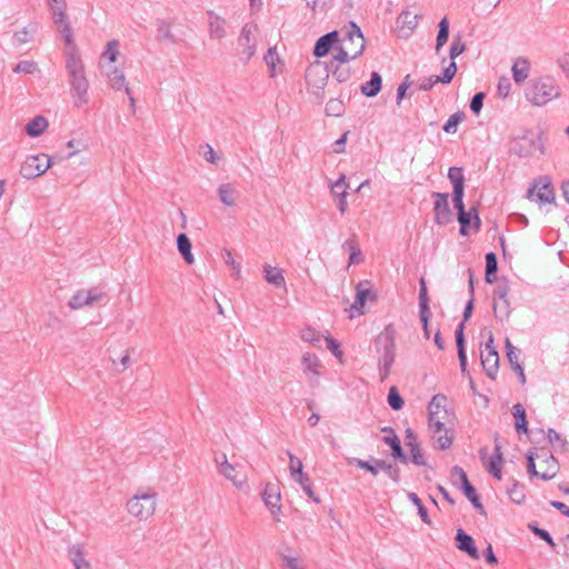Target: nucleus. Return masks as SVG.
Returning a JSON list of instances; mask_svg holds the SVG:
<instances>
[{"mask_svg":"<svg viewBox=\"0 0 569 569\" xmlns=\"http://www.w3.org/2000/svg\"><path fill=\"white\" fill-rule=\"evenodd\" d=\"M560 96L561 88L558 81L550 76L531 79L525 89L526 99L537 107H543Z\"/></svg>","mask_w":569,"mask_h":569,"instance_id":"f257e3e1","label":"nucleus"},{"mask_svg":"<svg viewBox=\"0 0 569 569\" xmlns=\"http://www.w3.org/2000/svg\"><path fill=\"white\" fill-rule=\"evenodd\" d=\"M395 329L392 325H388L385 330L377 337L376 347L380 353L378 358V367L381 381L386 380L390 373L396 357Z\"/></svg>","mask_w":569,"mask_h":569,"instance_id":"f03ea898","label":"nucleus"},{"mask_svg":"<svg viewBox=\"0 0 569 569\" xmlns=\"http://www.w3.org/2000/svg\"><path fill=\"white\" fill-rule=\"evenodd\" d=\"M66 68L70 77L71 90L81 102L88 101L89 82L84 74V67L81 58L76 52H68Z\"/></svg>","mask_w":569,"mask_h":569,"instance_id":"7ed1b4c3","label":"nucleus"},{"mask_svg":"<svg viewBox=\"0 0 569 569\" xmlns=\"http://www.w3.org/2000/svg\"><path fill=\"white\" fill-rule=\"evenodd\" d=\"M287 456L289 458V476L290 479L299 485L302 489V491L315 502H319V498L316 496L313 488H312V480L309 477L307 472L303 470V463L302 461L297 458L296 456L291 455L290 452H287Z\"/></svg>","mask_w":569,"mask_h":569,"instance_id":"20e7f679","label":"nucleus"},{"mask_svg":"<svg viewBox=\"0 0 569 569\" xmlns=\"http://www.w3.org/2000/svg\"><path fill=\"white\" fill-rule=\"evenodd\" d=\"M429 423L439 428L441 423H453V415L448 409V398L443 395L432 397L428 406Z\"/></svg>","mask_w":569,"mask_h":569,"instance_id":"39448f33","label":"nucleus"},{"mask_svg":"<svg viewBox=\"0 0 569 569\" xmlns=\"http://www.w3.org/2000/svg\"><path fill=\"white\" fill-rule=\"evenodd\" d=\"M127 508L132 516L139 519H148L156 510V495H136L128 501Z\"/></svg>","mask_w":569,"mask_h":569,"instance_id":"423d86ee","label":"nucleus"},{"mask_svg":"<svg viewBox=\"0 0 569 569\" xmlns=\"http://www.w3.org/2000/svg\"><path fill=\"white\" fill-rule=\"evenodd\" d=\"M328 79L329 70L323 62L316 61L306 71V81L315 94H319L325 89Z\"/></svg>","mask_w":569,"mask_h":569,"instance_id":"0eeeda50","label":"nucleus"},{"mask_svg":"<svg viewBox=\"0 0 569 569\" xmlns=\"http://www.w3.org/2000/svg\"><path fill=\"white\" fill-rule=\"evenodd\" d=\"M52 163V159L46 154L31 156L21 164L20 174L28 180L38 178L51 168Z\"/></svg>","mask_w":569,"mask_h":569,"instance_id":"6e6552de","label":"nucleus"},{"mask_svg":"<svg viewBox=\"0 0 569 569\" xmlns=\"http://www.w3.org/2000/svg\"><path fill=\"white\" fill-rule=\"evenodd\" d=\"M257 30V23L250 21L242 27L239 34L238 44L243 48V50L239 52V56L244 63H247L256 53V39L253 34Z\"/></svg>","mask_w":569,"mask_h":569,"instance_id":"1a4fd4ad","label":"nucleus"},{"mask_svg":"<svg viewBox=\"0 0 569 569\" xmlns=\"http://www.w3.org/2000/svg\"><path fill=\"white\" fill-rule=\"evenodd\" d=\"M527 197L539 204L552 203L555 193L550 180L541 178L528 190Z\"/></svg>","mask_w":569,"mask_h":569,"instance_id":"9d476101","label":"nucleus"},{"mask_svg":"<svg viewBox=\"0 0 569 569\" xmlns=\"http://www.w3.org/2000/svg\"><path fill=\"white\" fill-rule=\"evenodd\" d=\"M472 309H473V300L470 299L463 310V320H462V322H460L458 325L456 332H455L456 333V343H457V349H458V358H459V362H460L462 372H465L467 369V355H466L465 335H463L465 321H467L471 317Z\"/></svg>","mask_w":569,"mask_h":569,"instance_id":"9b49d317","label":"nucleus"},{"mask_svg":"<svg viewBox=\"0 0 569 569\" xmlns=\"http://www.w3.org/2000/svg\"><path fill=\"white\" fill-rule=\"evenodd\" d=\"M479 457L482 463L486 466L488 472L496 479H501V465L503 461L501 446L499 442L495 445V453L488 456V448L483 447L479 451Z\"/></svg>","mask_w":569,"mask_h":569,"instance_id":"f8f14e48","label":"nucleus"},{"mask_svg":"<svg viewBox=\"0 0 569 569\" xmlns=\"http://www.w3.org/2000/svg\"><path fill=\"white\" fill-rule=\"evenodd\" d=\"M451 477L458 478L462 483V490L465 496L469 499L472 506L480 512L485 513V508L476 492L473 486L469 482L468 477L463 469L459 466H455L451 469Z\"/></svg>","mask_w":569,"mask_h":569,"instance_id":"ddd939ff","label":"nucleus"},{"mask_svg":"<svg viewBox=\"0 0 569 569\" xmlns=\"http://www.w3.org/2000/svg\"><path fill=\"white\" fill-rule=\"evenodd\" d=\"M261 498L266 505V507L270 510V512L276 516L274 519L277 521L280 520L279 513L281 512V492L280 487L274 483L268 482L261 492Z\"/></svg>","mask_w":569,"mask_h":569,"instance_id":"4468645a","label":"nucleus"},{"mask_svg":"<svg viewBox=\"0 0 569 569\" xmlns=\"http://www.w3.org/2000/svg\"><path fill=\"white\" fill-rule=\"evenodd\" d=\"M453 423H441L439 428L428 426L432 445L438 450H446L452 445V435H450V428Z\"/></svg>","mask_w":569,"mask_h":569,"instance_id":"2eb2a0df","label":"nucleus"},{"mask_svg":"<svg viewBox=\"0 0 569 569\" xmlns=\"http://www.w3.org/2000/svg\"><path fill=\"white\" fill-rule=\"evenodd\" d=\"M340 46L343 48L347 46L351 48V51H358L357 57L362 54L366 47V41L360 28L357 24L351 23L350 30L341 39Z\"/></svg>","mask_w":569,"mask_h":569,"instance_id":"dca6fc26","label":"nucleus"},{"mask_svg":"<svg viewBox=\"0 0 569 569\" xmlns=\"http://www.w3.org/2000/svg\"><path fill=\"white\" fill-rule=\"evenodd\" d=\"M435 198V221L438 224H446L450 221L451 211L448 203V193L433 192Z\"/></svg>","mask_w":569,"mask_h":569,"instance_id":"f3484780","label":"nucleus"},{"mask_svg":"<svg viewBox=\"0 0 569 569\" xmlns=\"http://www.w3.org/2000/svg\"><path fill=\"white\" fill-rule=\"evenodd\" d=\"M103 295L99 292L96 288L90 290H79L77 291L68 302V306L71 309H79L88 305H92L96 301L101 300Z\"/></svg>","mask_w":569,"mask_h":569,"instance_id":"a211bd4d","label":"nucleus"},{"mask_svg":"<svg viewBox=\"0 0 569 569\" xmlns=\"http://www.w3.org/2000/svg\"><path fill=\"white\" fill-rule=\"evenodd\" d=\"M339 41L338 31H331L320 37L313 48V54L317 58H322L328 54L335 43Z\"/></svg>","mask_w":569,"mask_h":569,"instance_id":"6ab92c4d","label":"nucleus"},{"mask_svg":"<svg viewBox=\"0 0 569 569\" xmlns=\"http://www.w3.org/2000/svg\"><path fill=\"white\" fill-rule=\"evenodd\" d=\"M456 542L457 548L463 552H466L468 556H470L472 559H479L480 555L478 549L475 546L473 538L466 533L462 529H458L456 535Z\"/></svg>","mask_w":569,"mask_h":569,"instance_id":"aec40b11","label":"nucleus"},{"mask_svg":"<svg viewBox=\"0 0 569 569\" xmlns=\"http://www.w3.org/2000/svg\"><path fill=\"white\" fill-rule=\"evenodd\" d=\"M303 372L309 376L310 379L318 380L320 376L321 363L319 358L310 352H307L302 357Z\"/></svg>","mask_w":569,"mask_h":569,"instance_id":"412c9836","label":"nucleus"},{"mask_svg":"<svg viewBox=\"0 0 569 569\" xmlns=\"http://www.w3.org/2000/svg\"><path fill=\"white\" fill-rule=\"evenodd\" d=\"M207 14L209 17V34H210V37L214 38V39L224 38L226 37L224 19L221 18L220 16H218L212 10L207 11Z\"/></svg>","mask_w":569,"mask_h":569,"instance_id":"4be33fe9","label":"nucleus"},{"mask_svg":"<svg viewBox=\"0 0 569 569\" xmlns=\"http://www.w3.org/2000/svg\"><path fill=\"white\" fill-rule=\"evenodd\" d=\"M369 298L373 299L375 295L371 292L370 289L363 288L362 283H359L356 288L355 301L350 308L352 315L353 313L361 315L363 312V310H362L363 306H365L367 299H369Z\"/></svg>","mask_w":569,"mask_h":569,"instance_id":"5701e85b","label":"nucleus"},{"mask_svg":"<svg viewBox=\"0 0 569 569\" xmlns=\"http://www.w3.org/2000/svg\"><path fill=\"white\" fill-rule=\"evenodd\" d=\"M49 122L43 116H36L24 127V132L31 138L40 137L48 128Z\"/></svg>","mask_w":569,"mask_h":569,"instance_id":"b1692460","label":"nucleus"},{"mask_svg":"<svg viewBox=\"0 0 569 569\" xmlns=\"http://www.w3.org/2000/svg\"><path fill=\"white\" fill-rule=\"evenodd\" d=\"M177 248L187 264H192L194 262L192 244L186 233L181 232L177 236Z\"/></svg>","mask_w":569,"mask_h":569,"instance_id":"393cba45","label":"nucleus"},{"mask_svg":"<svg viewBox=\"0 0 569 569\" xmlns=\"http://www.w3.org/2000/svg\"><path fill=\"white\" fill-rule=\"evenodd\" d=\"M481 363L489 377H493L499 367V355L496 349H490L485 355L481 353Z\"/></svg>","mask_w":569,"mask_h":569,"instance_id":"a878e982","label":"nucleus"},{"mask_svg":"<svg viewBox=\"0 0 569 569\" xmlns=\"http://www.w3.org/2000/svg\"><path fill=\"white\" fill-rule=\"evenodd\" d=\"M68 557L76 569H91L89 561L83 557V548L81 545H72L69 547Z\"/></svg>","mask_w":569,"mask_h":569,"instance_id":"bb28decb","label":"nucleus"},{"mask_svg":"<svg viewBox=\"0 0 569 569\" xmlns=\"http://www.w3.org/2000/svg\"><path fill=\"white\" fill-rule=\"evenodd\" d=\"M108 79H109V84L111 86L112 89L121 90V89L124 88L127 94L129 96V99H130L131 103H133L134 100H133V98L130 94L129 87L126 86V77H124V73H123L122 70H120L118 68H113L108 73Z\"/></svg>","mask_w":569,"mask_h":569,"instance_id":"cd10ccee","label":"nucleus"},{"mask_svg":"<svg viewBox=\"0 0 569 569\" xmlns=\"http://www.w3.org/2000/svg\"><path fill=\"white\" fill-rule=\"evenodd\" d=\"M530 63L525 58L515 60L511 71L516 83H522L529 76Z\"/></svg>","mask_w":569,"mask_h":569,"instance_id":"c85d7f7f","label":"nucleus"},{"mask_svg":"<svg viewBox=\"0 0 569 569\" xmlns=\"http://www.w3.org/2000/svg\"><path fill=\"white\" fill-rule=\"evenodd\" d=\"M157 24V40L169 41L171 43H178L179 39L171 32V23L166 19L158 18Z\"/></svg>","mask_w":569,"mask_h":569,"instance_id":"c756f323","label":"nucleus"},{"mask_svg":"<svg viewBox=\"0 0 569 569\" xmlns=\"http://www.w3.org/2000/svg\"><path fill=\"white\" fill-rule=\"evenodd\" d=\"M223 461L220 463L219 472L230 480L236 487L240 488L243 483V479L239 478L234 466L230 465L224 453H222Z\"/></svg>","mask_w":569,"mask_h":569,"instance_id":"7c9ffc66","label":"nucleus"},{"mask_svg":"<svg viewBox=\"0 0 569 569\" xmlns=\"http://www.w3.org/2000/svg\"><path fill=\"white\" fill-rule=\"evenodd\" d=\"M381 76L378 72H372L370 80L361 84V93L367 97H375L381 90Z\"/></svg>","mask_w":569,"mask_h":569,"instance_id":"2f4dec72","label":"nucleus"},{"mask_svg":"<svg viewBox=\"0 0 569 569\" xmlns=\"http://www.w3.org/2000/svg\"><path fill=\"white\" fill-rule=\"evenodd\" d=\"M418 14H415L409 10H403L397 18V24L399 28H407L408 32H412L418 26Z\"/></svg>","mask_w":569,"mask_h":569,"instance_id":"473e14b6","label":"nucleus"},{"mask_svg":"<svg viewBox=\"0 0 569 569\" xmlns=\"http://www.w3.org/2000/svg\"><path fill=\"white\" fill-rule=\"evenodd\" d=\"M512 415L516 419L515 428L518 433H527V419H526V410L521 403H516L512 407Z\"/></svg>","mask_w":569,"mask_h":569,"instance_id":"72a5a7b5","label":"nucleus"},{"mask_svg":"<svg viewBox=\"0 0 569 569\" xmlns=\"http://www.w3.org/2000/svg\"><path fill=\"white\" fill-rule=\"evenodd\" d=\"M236 189L231 183H222L218 188V196L220 201L228 207L236 204Z\"/></svg>","mask_w":569,"mask_h":569,"instance_id":"f704fd0d","label":"nucleus"},{"mask_svg":"<svg viewBox=\"0 0 569 569\" xmlns=\"http://www.w3.org/2000/svg\"><path fill=\"white\" fill-rule=\"evenodd\" d=\"M264 279L274 286H280L284 281L283 270L272 267L268 263L263 264Z\"/></svg>","mask_w":569,"mask_h":569,"instance_id":"c9c22d12","label":"nucleus"},{"mask_svg":"<svg viewBox=\"0 0 569 569\" xmlns=\"http://www.w3.org/2000/svg\"><path fill=\"white\" fill-rule=\"evenodd\" d=\"M38 26L30 24L29 27H24L21 30L14 32L12 37V43L16 47L24 44L32 40V34L36 33Z\"/></svg>","mask_w":569,"mask_h":569,"instance_id":"e433bc0d","label":"nucleus"},{"mask_svg":"<svg viewBox=\"0 0 569 569\" xmlns=\"http://www.w3.org/2000/svg\"><path fill=\"white\" fill-rule=\"evenodd\" d=\"M263 60L268 67L269 74L271 78H274L277 74L276 64L281 63V59L277 52V47H270L266 54L263 56Z\"/></svg>","mask_w":569,"mask_h":569,"instance_id":"4c0bfd02","label":"nucleus"},{"mask_svg":"<svg viewBox=\"0 0 569 569\" xmlns=\"http://www.w3.org/2000/svg\"><path fill=\"white\" fill-rule=\"evenodd\" d=\"M492 308H493L495 317L498 320L503 321V320L508 319V317L510 315V305H509L508 299H493Z\"/></svg>","mask_w":569,"mask_h":569,"instance_id":"58836bf2","label":"nucleus"},{"mask_svg":"<svg viewBox=\"0 0 569 569\" xmlns=\"http://www.w3.org/2000/svg\"><path fill=\"white\" fill-rule=\"evenodd\" d=\"M439 30H438V36H437V40H436V52L438 53L441 48L446 44V42L448 41V38H449V21L448 19L445 17L441 19V21L439 22Z\"/></svg>","mask_w":569,"mask_h":569,"instance_id":"ea45409f","label":"nucleus"},{"mask_svg":"<svg viewBox=\"0 0 569 569\" xmlns=\"http://www.w3.org/2000/svg\"><path fill=\"white\" fill-rule=\"evenodd\" d=\"M385 442L391 447L392 456L400 459L403 463L408 462V458L405 456L399 438L392 433L383 438Z\"/></svg>","mask_w":569,"mask_h":569,"instance_id":"a19ab883","label":"nucleus"},{"mask_svg":"<svg viewBox=\"0 0 569 569\" xmlns=\"http://www.w3.org/2000/svg\"><path fill=\"white\" fill-rule=\"evenodd\" d=\"M448 178L452 183L453 191L465 190V178L462 173V169L459 167H451L448 170Z\"/></svg>","mask_w":569,"mask_h":569,"instance_id":"79ce46f5","label":"nucleus"},{"mask_svg":"<svg viewBox=\"0 0 569 569\" xmlns=\"http://www.w3.org/2000/svg\"><path fill=\"white\" fill-rule=\"evenodd\" d=\"M498 270L497 257L493 252L486 254V281L491 283L496 278Z\"/></svg>","mask_w":569,"mask_h":569,"instance_id":"37998d69","label":"nucleus"},{"mask_svg":"<svg viewBox=\"0 0 569 569\" xmlns=\"http://www.w3.org/2000/svg\"><path fill=\"white\" fill-rule=\"evenodd\" d=\"M546 463L548 467L545 471L541 472L540 479L550 480L556 477L559 470V463L552 455L546 458Z\"/></svg>","mask_w":569,"mask_h":569,"instance_id":"c03bdc74","label":"nucleus"},{"mask_svg":"<svg viewBox=\"0 0 569 569\" xmlns=\"http://www.w3.org/2000/svg\"><path fill=\"white\" fill-rule=\"evenodd\" d=\"M507 492L509 498L518 505L522 503L526 499L525 486L519 482H515L510 488H508Z\"/></svg>","mask_w":569,"mask_h":569,"instance_id":"a18cd8bd","label":"nucleus"},{"mask_svg":"<svg viewBox=\"0 0 569 569\" xmlns=\"http://www.w3.org/2000/svg\"><path fill=\"white\" fill-rule=\"evenodd\" d=\"M465 119L463 112H456L449 117V119L443 124L442 129L447 133H456L458 124Z\"/></svg>","mask_w":569,"mask_h":569,"instance_id":"49530a36","label":"nucleus"},{"mask_svg":"<svg viewBox=\"0 0 569 569\" xmlns=\"http://www.w3.org/2000/svg\"><path fill=\"white\" fill-rule=\"evenodd\" d=\"M547 438L550 442V445L556 450H565L567 446V441L560 433H558L555 429H548L547 431Z\"/></svg>","mask_w":569,"mask_h":569,"instance_id":"de8ad7c7","label":"nucleus"},{"mask_svg":"<svg viewBox=\"0 0 569 569\" xmlns=\"http://www.w3.org/2000/svg\"><path fill=\"white\" fill-rule=\"evenodd\" d=\"M357 52L358 51H351V48H349L347 46H346V48H343L342 46H339L336 53L333 54V59L341 63H346L350 60L358 58Z\"/></svg>","mask_w":569,"mask_h":569,"instance_id":"09e8293b","label":"nucleus"},{"mask_svg":"<svg viewBox=\"0 0 569 569\" xmlns=\"http://www.w3.org/2000/svg\"><path fill=\"white\" fill-rule=\"evenodd\" d=\"M407 445L410 447L411 461L417 466H425L426 459L420 446L413 441H408Z\"/></svg>","mask_w":569,"mask_h":569,"instance_id":"8fccbe9b","label":"nucleus"},{"mask_svg":"<svg viewBox=\"0 0 569 569\" xmlns=\"http://www.w3.org/2000/svg\"><path fill=\"white\" fill-rule=\"evenodd\" d=\"M66 2L63 0H60V2L57 4H53L50 2V9L52 11V17L54 20V23H62L67 17L66 14Z\"/></svg>","mask_w":569,"mask_h":569,"instance_id":"3c124183","label":"nucleus"},{"mask_svg":"<svg viewBox=\"0 0 569 569\" xmlns=\"http://www.w3.org/2000/svg\"><path fill=\"white\" fill-rule=\"evenodd\" d=\"M408 499L417 507L418 513L425 523H430L427 509L423 507L421 499L415 492H408Z\"/></svg>","mask_w":569,"mask_h":569,"instance_id":"603ef678","label":"nucleus"},{"mask_svg":"<svg viewBox=\"0 0 569 569\" xmlns=\"http://www.w3.org/2000/svg\"><path fill=\"white\" fill-rule=\"evenodd\" d=\"M383 460H375V463H370L369 461H365L361 459L356 460L357 467L360 469H365L369 471L371 475L377 476L380 470H382Z\"/></svg>","mask_w":569,"mask_h":569,"instance_id":"864d4df0","label":"nucleus"},{"mask_svg":"<svg viewBox=\"0 0 569 569\" xmlns=\"http://www.w3.org/2000/svg\"><path fill=\"white\" fill-rule=\"evenodd\" d=\"M38 70V64L34 61L22 60L13 68L14 73L32 74Z\"/></svg>","mask_w":569,"mask_h":569,"instance_id":"5fc2aeb1","label":"nucleus"},{"mask_svg":"<svg viewBox=\"0 0 569 569\" xmlns=\"http://www.w3.org/2000/svg\"><path fill=\"white\" fill-rule=\"evenodd\" d=\"M388 405L393 410H400L403 407V399L396 387H391L388 393Z\"/></svg>","mask_w":569,"mask_h":569,"instance_id":"6e6d98bb","label":"nucleus"},{"mask_svg":"<svg viewBox=\"0 0 569 569\" xmlns=\"http://www.w3.org/2000/svg\"><path fill=\"white\" fill-rule=\"evenodd\" d=\"M472 211L476 212V209L472 208L470 211L461 210V212L458 213V221L460 223V234H462V236L468 234L467 228L471 222V212Z\"/></svg>","mask_w":569,"mask_h":569,"instance_id":"4d7b16f0","label":"nucleus"},{"mask_svg":"<svg viewBox=\"0 0 569 569\" xmlns=\"http://www.w3.org/2000/svg\"><path fill=\"white\" fill-rule=\"evenodd\" d=\"M457 72V66L455 61H451L450 64L443 69L442 76H437V80L442 83H449Z\"/></svg>","mask_w":569,"mask_h":569,"instance_id":"13d9d810","label":"nucleus"},{"mask_svg":"<svg viewBox=\"0 0 569 569\" xmlns=\"http://www.w3.org/2000/svg\"><path fill=\"white\" fill-rule=\"evenodd\" d=\"M419 309H426L429 307V298L427 291V284L423 278L419 281Z\"/></svg>","mask_w":569,"mask_h":569,"instance_id":"bf43d9fd","label":"nucleus"},{"mask_svg":"<svg viewBox=\"0 0 569 569\" xmlns=\"http://www.w3.org/2000/svg\"><path fill=\"white\" fill-rule=\"evenodd\" d=\"M466 50V44L461 41L460 37H457L450 46V59H455Z\"/></svg>","mask_w":569,"mask_h":569,"instance_id":"052dcab7","label":"nucleus"},{"mask_svg":"<svg viewBox=\"0 0 569 569\" xmlns=\"http://www.w3.org/2000/svg\"><path fill=\"white\" fill-rule=\"evenodd\" d=\"M485 97H486V96H485V93H483V92H478V93H476V94L472 97V99H471V101H470V110H471L473 113L478 114V113L481 111L482 106H483Z\"/></svg>","mask_w":569,"mask_h":569,"instance_id":"680f3d73","label":"nucleus"},{"mask_svg":"<svg viewBox=\"0 0 569 569\" xmlns=\"http://www.w3.org/2000/svg\"><path fill=\"white\" fill-rule=\"evenodd\" d=\"M118 42L116 40H111L107 44V49L103 52V57H107L110 62H114L118 58L119 51L117 49Z\"/></svg>","mask_w":569,"mask_h":569,"instance_id":"e2e57ef3","label":"nucleus"},{"mask_svg":"<svg viewBox=\"0 0 569 569\" xmlns=\"http://www.w3.org/2000/svg\"><path fill=\"white\" fill-rule=\"evenodd\" d=\"M382 466V471L386 472V475L392 479L395 482H398L399 479H400V471L399 469L395 466V465H391V463H387L385 461Z\"/></svg>","mask_w":569,"mask_h":569,"instance_id":"0e129e2a","label":"nucleus"},{"mask_svg":"<svg viewBox=\"0 0 569 569\" xmlns=\"http://www.w3.org/2000/svg\"><path fill=\"white\" fill-rule=\"evenodd\" d=\"M221 257L227 264H229L237 273H239L240 263L233 259V256L230 250L223 249Z\"/></svg>","mask_w":569,"mask_h":569,"instance_id":"69168bd1","label":"nucleus"},{"mask_svg":"<svg viewBox=\"0 0 569 569\" xmlns=\"http://www.w3.org/2000/svg\"><path fill=\"white\" fill-rule=\"evenodd\" d=\"M301 339L310 343H316L320 340V336L316 330L306 328L301 331Z\"/></svg>","mask_w":569,"mask_h":569,"instance_id":"338daca9","label":"nucleus"},{"mask_svg":"<svg viewBox=\"0 0 569 569\" xmlns=\"http://www.w3.org/2000/svg\"><path fill=\"white\" fill-rule=\"evenodd\" d=\"M348 184L346 183L345 174H341L340 178L331 184V192L335 197H339L342 190L347 191Z\"/></svg>","mask_w":569,"mask_h":569,"instance_id":"774afa93","label":"nucleus"}]
</instances>
